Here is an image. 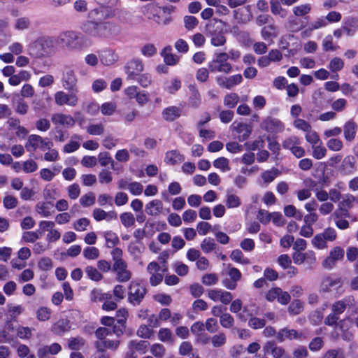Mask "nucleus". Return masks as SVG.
I'll return each instance as SVG.
<instances>
[{
    "mask_svg": "<svg viewBox=\"0 0 358 358\" xmlns=\"http://www.w3.org/2000/svg\"><path fill=\"white\" fill-rule=\"evenodd\" d=\"M80 30L92 38H106L117 32V25L112 22H99L91 20L83 22Z\"/></svg>",
    "mask_w": 358,
    "mask_h": 358,
    "instance_id": "f257e3e1",
    "label": "nucleus"
},
{
    "mask_svg": "<svg viewBox=\"0 0 358 358\" xmlns=\"http://www.w3.org/2000/svg\"><path fill=\"white\" fill-rule=\"evenodd\" d=\"M53 41L49 37H40L31 43L27 48L29 55L41 58L51 53Z\"/></svg>",
    "mask_w": 358,
    "mask_h": 358,
    "instance_id": "f03ea898",
    "label": "nucleus"
},
{
    "mask_svg": "<svg viewBox=\"0 0 358 358\" xmlns=\"http://www.w3.org/2000/svg\"><path fill=\"white\" fill-rule=\"evenodd\" d=\"M229 57L227 52H217L214 54L213 59L208 63V69L212 73H230L232 71V65L228 62Z\"/></svg>",
    "mask_w": 358,
    "mask_h": 358,
    "instance_id": "7ed1b4c3",
    "label": "nucleus"
},
{
    "mask_svg": "<svg viewBox=\"0 0 358 358\" xmlns=\"http://www.w3.org/2000/svg\"><path fill=\"white\" fill-rule=\"evenodd\" d=\"M67 90L69 91L67 92L62 90L55 92L54 94L55 103L59 106H76L79 102L78 88Z\"/></svg>",
    "mask_w": 358,
    "mask_h": 358,
    "instance_id": "20e7f679",
    "label": "nucleus"
},
{
    "mask_svg": "<svg viewBox=\"0 0 358 358\" xmlns=\"http://www.w3.org/2000/svg\"><path fill=\"white\" fill-rule=\"evenodd\" d=\"M59 41L70 49L81 48L86 38L79 32L66 31L59 36Z\"/></svg>",
    "mask_w": 358,
    "mask_h": 358,
    "instance_id": "39448f33",
    "label": "nucleus"
},
{
    "mask_svg": "<svg viewBox=\"0 0 358 358\" xmlns=\"http://www.w3.org/2000/svg\"><path fill=\"white\" fill-rule=\"evenodd\" d=\"M53 147V142L48 138H43L39 135L31 134L28 137L25 148L28 152H34L37 149L45 151Z\"/></svg>",
    "mask_w": 358,
    "mask_h": 358,
    "instance_id": "423d86ee",
    "label": "nucleus"
},
{
    "mask_svg": "<svg viewBox=\"0 0 358 358\" xmlns=\"http://www.w3.org/2000/svg\"><path fill=\"white\" fill-rule=\"evenodd\" d=\"M145 294L146 289L142 284L136 281L131 282L128 292V301L130 303L134 306L139 305Z\"/></svg>",
    "mask_w": 358,
    "mask_h": 358,
    "instance_id": "0eeeda50",
    "label": "nucleus"
},
{
    "mask_svg": "<svg viewBox=\"0 0 358 358\" xmlns=\"http://www.w3.org/2000/svg\"><path fill=\"white\" fill-rule=\"evenodd\" d=\"M124 70L127 75V80L132 81L143 71L144 64L141 59L133 58L126 63Z\"/></svg>",
    "mask_w": 358,
    "mask_h": 358,
    "instance_id": "6e6552de",
    "label": "nucleus"
},
{
    "mask_svg": "<svg viewBox=\"0 0 358 358\" xmlns=\"http://www.w3.org/2000/svg\"><path fill=\"white\" fill-rule=\"evenodd\" d=\"M282 147L289 150L296 158H301L305 156L306 150L301 146V141L296 136H290L286 138L282 142Z\"/></svg>",
    "mask_w": 358,
    "mask_h": 358,
    "instance_id": "1a4fd4ad",
    "label": "nucleus"
},
{
    "mask_svg": "<svg viewBox=\"0 0 358 358\" xmlns=\"http://www.w3.org/2000/svg\"><path fill=\"white\" fill-rule=\"evenodd\" d=\"M62 87L65 90H73L78 88V78L75 71L70 66H65L62 70L61 78Z\"/></svg>",
    "mask_w": 358,
    "mask_h": 358,
    "instance_id": "9d476101",
    "label": "nucleus"
},
{
    "mask_svg": "<svg viewBox=\"0 0 358 358\" xmlns=\"http://www.w3.org/2000/svg\"><path fill=\"white\" fill-rule=\"evenodd\" d=\"M147 271L150 274V282L152 286H157L162 281L165 269L162 268L157 262H150L147 267Z\"/></svg>",
    "mask_w": 358,
    "mask_h": 358,
    "instance_id": "9b49d317",
    "label": "nucleus"
},
{
    "mask_svg": "<svg viewBox=\"0 0 358 358\" xmlns=\"http://www.w3.org/2000/svg\"><path fill=\"white\" fill-rule=\"evenodd\" d=\"M114 15V11L110 8L103 6L91 10L88 14L89 17L94 20H104L112 18Z\"/></svg>",
    "mask_w": 358,
    "mask_h": 358,
    "instance_id": "f8f14e48",
    "label": "nucleus"
},
{
    "mask_svg": "<svg viewBox=\"0 0 358 358\" xmlns=\"http://www.w3.org/2000/svg\"><path fill=\"white\" fill-rule=\"evenodd\" d=\"M231 129L236 132L239 141H244L248 139L252 132V128L249 124L237 121L232 123Z\"/></svg>",
    "mask_w": 358,
    "mask_h": 358,
    "instance_id": "ddd939ff",
    "label": "nucleus"
},
{
    "mask_svg": "<svg viewBox=\"0 0 358 358\" xmlns=\"http://www.w3.org/2000/svg\"><path fill=\"white\" fill-rule=\"evenodd\" d=\"M306 338L302 332H299L295 329H290L288 328L281 329L276 334V339L282 343L285 340H303Z\"/></svg>",
    "mask_w": 358,
    "mask_h": 358,
    "instance_id": "4468645a",
    "label": "nucleus"
},
{
    "mask_svg": "<svg viewBox=\"0 0 358 358\" xmlns=\"http://www.w3.org/2000/svg\"><path fill=\"white\" fill-rule=\"evenodd\" d=\"M341 279L339 277L327 275L322 280L320 291L323 293L331 292L333 289L341 287Z\"/></svg>",
    "mask_w": 358,
    "mask_h": 358,
    "instance_id": "2eb2a0df",
    "label": "nucleus"
},
{
    "mask_svg": "<svg viewBox=\"0 0 358 358\" xmlns=\"http://www.w3.org/2000/svg\"><path fill=\"white\" fill-rule=\"evenodd\" d=\"M262 128L270 133L278 134L285 129L284 124L278 119L274 117H268L262 125Z\"/></svg>",
    "mask_w": 358,
    "mask_h": 358,
    "instance_id": "dca6fc26",
    "label": "nucleus"
},
{
    "mask_svg": "<svg viewBox=\"0 0 358 358\" xmlns=\"http://www.w3.org/2000/svg\"><path fill=\"white\" fill-rule=\"evenodd\" d=\"M113 268L116 272V279L118 282H125L131 279V273L127 269L126 262L113 264Z\"/></svg>",
    "mask_w": 358,
    "mask_h": 358,
    "instance_id": "f3484780",
    "label": "nucleus"
},
{
    "mask_svg": "<svg viewBox=\"0 0 358 358\" xmlns=\"http://www.w3.org/2000/svg\"><path fill=\"white\" fill-rule=\"evenodd\" d=\"M51 120L55 125H61L64 127H72L75 124L74 118L70 115L63 113H55L52 115Z\"/></svg>",
    "mask_w": 358,
    "mask_h": 358,
    "instance_id": "a211bd4d",
    "label": "nucleus"
},
{
    "mask_svg": "<svg viewBox=\"0 0 358 358\" xmlns=\"http://www.w3.org/2000/svg\"><path fill=\"white\" fill-rule=\"evenodd\" d=\"M99 58L102 64L110 66L118 60L119 57L114 50L105 49L99 52Z\"/></svg>",
    "mask_w": 358,
    "mask_h": 358,
    "instance_id": "6ab92c4d",
    "label": "nucleus"
},
{
    "mask_svg": "<svg viewBox=\"0 0 358 358\" xmlns=\"http://www.w3.org/2000/svg\"><path fill=\"white\" fill-rule=\"evenodd\" d=\"M355 202V196L350 194H345L342 196V200L339 203V212L341 215L348 217V210L353 207Z\"/></svg>",
    "mask_w": 358,
    "mask_h": 358,
    "instance_id": "aec40b11",
    "label": "nucleus"
},
{
    "mask_svg": "<svg viewBox=\"0 0 358 358\" xmlns=\"http://www.w3.org/2000/svg\"><path fill=\"white\" fill-rule=\"evenodd\" d=\"M62 347L59 343H55L50 345L41 346L37 351V355L39 358H46L48 355H55L59 353Z\"/></svg>",
    "mask_w": 358,
    "mask_h": 358,
    "instance_id": "412c9836",
    "label": "nucleus"
},
{
    "mask_svg": "<svg viewBox=\"0 0 358 358\" xmlns=\"http://www.w3.org/2000/svg\"><path fill=\"white\" fill-rule=\"evenodd\" d=\"M344 33L348 36H353L358 31V18L348 17L343 22Z\"/></svg>",
    "mask_w": 358,
    "mask_h": 358,
    "instance_id": "4be33fe9",
    "label": "nucleus"
},
{
    "mask_svg": "<svg viewBox=\"0 0 358 358\" xmlns=\"http://www.w3.org/2000/svg\"><path fill=\"white\" fill-rule=\"evenodd\" d=\"M224 201L228 208H237L242 204L241 198L233 189H227L226 191Z\"/></svg>",
    "mask_w": 358,
    "mask_h": 358,
    "instance_id": "5701e85b",
    "label": "nucleus"
},
{
    "mask_svg": "<svg viewBox=\"0 0 358 358\" xmlns=\"http://www.w3.org/2000/svg\"><path fill=\"white\" fill-rule=\"evenodd\" d=\"M163 210V203L159 199H154L148 202L145 207V212L150 216L159 215Z\"/></svg>",
    "mask_w": 358,
    "mask_h": 358,
    "instance_id": "b1692460",
    "label": "nucleus"
},
{
    "mask_svg": "<svg viewBox=\"0 0 358 358\" xmlns=\"http://www.w3.org/2000/svg\"><path fill=\"white\" fill-rule=\"evenodd\" d=\"M353 302L354 298L352 296L345 297L342 300L334 302L331 305V310L339 316L345 310L347 306L352 305Z\"/></svg>",
    "mask_w": 358,
    "mask_h": 358,
    "instance_id": "393cba45",
    "label": "nucleus"
},
{
    "mask_svg": "<svg viewBox=\"0 0 358 358\" xmlns=\"http://www.w3.org/2000/svg\"><path fill=\"white\" fill-rule=\"evenodd\" d=\"M185 156L177 150H169L166 152L164 162L169 165H176L182 163Z\"/></svg>",
    "mask_w": 358,
    "mask_h": 358,
    "instance_id": "a878e982",
    "label": "nucleus"
},
{
    "mask_svg": "<svg viewBox=\"0 0 358 358\" xmlns=\"http://www.w3.org/2000/svg\"><path fill=\"white\" fill-rule=\"evenodd\" d=\"M161 55L164 58V62L169 66H174L177 64L180 59V56L172 53V48L171 46L165 47L162 50Z\"/></svg>",
    "mask_w": 358,
    "mask_h": 358,
    "instance_id": "bb28decb",
    "label": "nucleus"
},
{
    "mask_svg": "<svg viewBox=\"0 0 358 358\" xmlns=\"http://www.w3.org/2000/svg\"><path fill=\"white\" fill-rule=\"evenodd\" d=\"M264 350L266 354L271 353L273 358H281L285 354V350L282 347L277 346L273 341L266 343Z\"/></svg>",
    "mask_w": 358,
    "mask_h": 358,
    "instance_id": "cd10ccee",
    "label": "nucleus"
},
{
    "mask_svg": "<svg viewBox=\"0 0 358 358\" xmlns=\"http://www.w3.org/2000/svg\"><path fill=\"white\" fill-rule=\"evenodd\" d=\"M163 118L168 122H173L181 115V108L177 106H169L162 111Z\"/></svg>",
    "mask_w": 358,
    "mask_h": 358,
    "instance_id": "c85d7f7f",
    "label": "nucleus"
},
{
    "mask_svg": "<svg viewBox=\"0 0 358 358\" xmlns=\"http://www.w3.org/2000/svg\"><path fill=\"white\" fill-rule=\"evenodd\" d=\"M357 130V125L355 122L349 120L345 122L343 126L344 136L345 140L348 141H352L355 138Z\"/></svg>",
    "mask_w": 358,
    "mask_h": 358,
    "instance_id": "c756f323",
    "label": "nucleus"
},
{
    "mask_svg": "<svg viewBox=\"0 0 358 358\" xmlns=\"http://www.w3.org/2000/svg\"><path fill=\"white\" fill-rule=\"evenodd\" d=\"M280 0H270L271 11L273 15H278L281 18H286L288 14L287 9L282 6Z\"/></svg>",
    "mask_w": 358,
    "mask_h": 358,
    "instance_id": "7c9ffc66",
    "label": "nucleus"
},
{
    "mask_svg": "<svg viewBox=\"0 0 358 358\" xmlns=\"http://www.w3.org/2000/svg\"><path fill=\"white\" fill-rule=\"evenodd\" d=\"M341 170L345 175H351L355 171V159L352 155L345 157L341 165Z\"/></svg>",
    "mask_w": 358,
    "mask_h": 358,
    "instance_id": "2f4dec72",
    "label": "nucleus"
},
{
    "mask_svg": "<svg viewBox=\"0 0 358 358\" xmlns=\"http://www.w3.org/2000/svg\"><path fill=\"white\" fill-rule=\"evenodd\" d=\"M181 87V80L178 78H172L166 80L164 83V90L170 93L174 94Z\"/></svg>",
    "mask_w": 358,
    "mask_h": 358,
    "instance_id": "473e14b6",
    "label": "nucleus"
},
{
    "mask_svg": "<svg viewBox=\"0 0 358 358\" xmlns=\"http://www.w3.org/2000/svg\"><path fill=\"white\" fill-rule=\"evenodd\" d=\"M36 211L43 217H50L52 215L50 202H38L36 205Z\"/></svg>",
    "mask_w": 358,
    "mask_h": 358,
    "instance_id": "72a5a7b5",
    "label": "nucleus"
},
{
    "mask_svg": "<svg viewBox=\"0 0 358 358\" xmlns=\"http://www.w3.org/2000/svg\"><path fill=\"white\" fill-rule=\"evenodd\" d=\"M279 174L280 171L278 169L272 168L270 170L263 171L261 178L264 183L268 185L273 182Z\"/></svg>",
    "mask_w": 358,
    "mask_h": 358,
    "instance_id": "f704fd0d",
    "label": "nucleus"
},
{
    "mask_svg": "<svg viewBox=\"0 0 358 358\" xmlns=\"http://www.w3.org/2000/svg\"><path fill=\"white\" fill-rule=\"evenodd\" d=\"M103 237L106 240V245L108 248H113L120 242L117 234L112 231H106L103 233Z\"/></svg>",
    "mask_w": 358,
    "mask_h": 358,
    "instance_id": "c9c22d12",
    "label": "nucleus"
},
{
    "mask_svg": "<svg viewBox=\"0 0 358 358\" xmlns=\"http://www.w3.org/2000/svg\"><path fill=\"white\" fill-rule=\"evenodd\" d=\"M210 43L213 46H222L226 43L227 39L222 31L211 33Z\"/></svg>",
    "mask_w": 358,
    "mask_h": 358,
    "instance_id": "e433bc0d",
    "label": "nucleus"
},
{
    "mask_svg": "<svg viewBox=\"0 0 358 358\" xmlns=\"http://www.w3.org/2000/svg\"><path fill=\"white\" fill-rule=\"evenodd\" d=\"M52 315V310L46 306H41L36 311V316L38 321H48Z\"/></svg>",
    "mask_w": 358,
    "mask_h": 358,
    "instance_id": "4c0bfd02",
    "label": "nucleus"
},
{
    "mask_svg": "<svg viewBox=\"0 0 358 358\" xmlns=\"http://www.w3.org/2000/svg\"><path fill=\"white\" fill-rule=\"evenodd\" d=\"M327 241L321 233L317 234L311 240L313 247L317 250H325L328 248Z\"/></svg>",
    "mask_w": 358,
    "mask_h": 358,
    "instance_id": "58836bf2",
    "label": "nucleus"
},
{
    "mask_svg": "<svg viewBox=\"0 0 358 358\" xmlns=\"http://www.w3.org/2000/svg\"><path fill=\"white\" fill-rule=\"evenodd\" d=\"M210 342L213 347L218 348L223 347L227 343L226 334L223 332H220L213 335L210 338Z\"/></svg>",
    "mask_w": 358,
    "mask_h": 358,
    "instance_id": "ea45409f",
    "label": "nucleus"
},
{
    "mask_svg": "<svg viewBox=\"0 0 358 358\" xmlns=\"http://www.w3.org/2000/svg\"><path fill=\"white\" fill-rule=\"evenodd\" d=\"M312 148V156L316 159H322L327 155V149L322 145V142L311 146Z\"/></svg>",
    "mask_w": 358,
    "mask_h": 358,
    "instance_id": "a19ab883",
    "label": "nucleus"
},
{
    "mask_svg": "<svg viewBox=\"0 0 358 358\" xmlns=\"http://www.w3.org/2000/svg\"><path fill=\"white\" fill-rule=\"evenodd\" d=\"M158 338L164 343H173L174 342V337L171 331L168 328H162L158 332Z\"/></svg>",
    "mask_w": 358,
    "mask_h": 358,
    "instance_id": "79ce46f5",
    "label": "nucleus"
},
{
    "mask_svg": "<svg viewBox=\"0 0 358 358\" xmlns=\"http://www.w3.org/2000/svg\"><path fill=\"white\" fill-rule=\"evenodd\" d=\"M91 300L94 302L103 301L105 299H110L112 296L108 293H103L100 289H94L90 294Z\"/></svg>",
    "mask_w": 358,
    "mask_h": 358,
    "instance_id": "37998d69",
    "label": "nucleus"
},
{
    "mask_svg": "<svg viewBox=\"0 0 358 358\" xmlns=\"http://www.w3.org/2000/svg\"><path fill=\"white\" fill-rule=\"evenodd\" d=\"M149 345V342L146 341H131L129 343V347L130 348H134V350L140 352L141 353H145Z\"/></svg>",
    "mask_w": 358,
    "mask_h": 358,
    "instance_id": "c03bdc74",
    "label": "nucleus"
},
{
    "mask_svg": "<svg viewBox=\"0 0 358 358\" xmlns=\"http://www.w3.org/2000/svg\"><path fill=\"white\" fill-rule=\"evenodd\" d=\"M307 257H312L313 260L315 259V252L313 251H308L306 253L296 251L293 255V260L296 264H301L304 262Z\"/></svg>",
    "mask_w": 358,
    "mask_h": 358,
    "instance_id": "a18cd8bd",
    "label": "nucleus"
},
{
    "mask_svg": "<svg viewBox=\"0 0 358 358\" xmlns=\"http://www.w3.org/2000/svg\"><path fill=\"white\" fill-rule=\"evenodd\" d=\"M230 258L234 262L243 265L248 264L250 263L249 259L245 257L243 253L238 249L234 250L231 252Z\"/></svg>",
    "mask_w": 358,
    "mask_h": 358,
    "instance_id": "49530a36",
    "label": "nucleus"
},
{
    "mask_svg": "<svg viewBox=\"0 0 358 358\" xmlns=\"http://www.w3.org/2000/svg\"><path fill=\"white\" fill-rule=\"evenodd\" d=\"M213 166L215 168L220 170L223 173L230 170L229 159L224 157H221L215 159L213 162Z\"/></svg>",
    "mask_w": 358,
    "mask_h": 358,
    "instance_id": "de8ad7c7",
    "label": "nucleus"
},
{
    "mask_svg": "<svg viewBox=\"0 0 358 358\" xmlns=\"http://www.w3.org/2000/svg\"><path fill=\"white\" fill-rule=\"evenodd\" d=\"M327 25V20L324 17H320L317 18L315 20L310 22L308 24V30L312 31L313 30L326 27Z\"/></svg>",
    "mask_w": 358,
    "mask_h": 358,
    "instance_id": "09e8293b",
    "label": "nucleus"
},
{
    "mask_svg": "<svg viewBox=\"0 0 358 358\" xmlns=\"http://www.w3.org/2000/svg\"><path fill=\"white\" fill-rule=\"evenodd\" d=\"M239 101V96L236 93L227 94L224 98V104L226 107L233 108Z\"/></svg>",
    "mask_w": 358,
    "mask_h": 358,
    "instance_id": "8fccbe9b",
    "label": "nucleus"
},
{
    "mask_svg": "<svg viewBox=\"0 0 358 358\" xmlns=\"http://www.w3.org/2000/svg\"><path fill=\"white\" fill-rule=\"evenodd\" d=\"M275 29L274 24L264 27L261 31L262 37L265 41L271 40L273 37L276 36Z\"/></svg>",
    "mask_w": 358,
    "mask_h": 358,
    "instance_id": "3c124183",
    "label": "nucleus"
},
{
    "mask_svg": "<svg viewBox=\"0 0 358 358\" xmlns=\"http://www.w3.org/2000/svg\"><path fill=\"white\" fill-rule=\"evenodd\" d=\"M216 243L213 238L208 237L205 238L201 243V248L205 253H209L215 249Z\"/></svg>",
    "mask_w": 358,
    "mask_h": 358,
    "instance_id": "603ef678",
    "label": "nucleus"
},
{
    "mask_svg": "<svg viewBox=\"0 0 358 358\" xmlns=\"http://www.w3.org/2000/svg\"><path fill=\"white\" fill-rule=\"evenodd\" d=\"M305 138L311 146L322 143L318 134L312 128L306 133Z\"/></svg>",
    "mask_w": 358,
    "mask_h": 358,
    "instance_id": "864d4df0",
    "label": "nucleus"
},
{
    "mask_svg": "<svg viewBox=\"0 0 358 358\" xmlns=\"http://www.w3.org/2000/svg\"><path fill=\"white\" fill-rule=\"evenodd\" d=\"M311 5L309 3L301 4L293 8V13L297 17L304 16L311 10Z\"/></svg>",
    "mask_w": 358,
    "mask_h": 358,
    "instance_id": "5fc2aeb1",
    "label": "nucleus"
},
{
    "mask_svg": "<svg viewBox=\"0 0 358 358\" xmlns=\"http://www.w3.org/2000/svg\"><path fill=\"white\" fill-rule=\"evenodd\" d=\"M133 81H136L143 87H148L152 83V76L148 73H141Z\"/></svg>",
    "mask_w": 358,
    "mask_h": 358,
    "instance_id": "6e6d98bb",
    "label": "nucleus"
},
{
    "mask_svg": "<svg viewBox=\"0 0 358 358\" xmlns=\"http://www.w3.org/2000/svg\"><path fill=\"white\" fill-rule=\"evenodd\" d=\"M43 194L44 199L47 201L55 200L59 196L58 190L51 186H47L44 189Z\"/></svg>",
    "mask_w": 358,
    "mask_h": 358,
    "instance_id": "4d7b16f0",
    "label": "nucleus"
},
{
    "mask_svg": "<svg viewBox=\"0 0 358 358\" xmlns=\"http://www.w3.org/2000/svg\"><path fill=\"white\" fill-rule=\"evenodd\" d=\"M344 62L340 57H334L329 64V69L331 72H337L343 69Z\"/></svg>",
    "mask_w": 358,
    "mask_h": 358,
    "instance_id": "13d9d810",
    "label": "nucleus"
},
{
    "mask_svg": "<svg viewBox=\"0 0 358 358\" xmlns=\"http://www.w3.org/2000/svg\"><path fill=\"white\" fill-rule=\"evenodd\" d=\"M83 256L90 260H94L99 257V250L96 247H87L83 250Z\"/></svg>",
    "mask_w": 358,
    "mask_h": 358,
    "instance_id": "bf43d9fd",
    "label": "nucleus"
},
{
    "mask_svg": "<svg viewBox=\"0 0 358 358\" xmlns=\"http://www.w3.org/2000/svg\"><path fill=\"white\" fill-rule=\"evenodd\" d=\"M303 309V303L299 299L294 300L288 307V311L291 315H298Z\"/></svg>",
    "mask_w": 358,
    "mask_h": 358,
    "instance_id": "052dcab7",
    "label": "nucleus"
},
{
    "mask_svg": "<svg viewBox=\"0 0 358 358\" xmlns=\"http://www.w3.org/2000/svg\"><path fill=\"white\" fill-rule=\"evenodd\" d=\"M120 221L125 227H129L134 224L135 218L131 213H123L120 215Z\"/></svg>",
    "mask_w": 358,
    "mask_h": 358,
    "instance_id": "680f3d73",
    "label": "nucleus"
},
{
    "mask_svg": "<svg viewBox=\"0 0 358 358\" xmlns=\"http://www.w3.org/2000/svg\"><path fill=\"white\" fill-rule=\"evenodd\" d=\"M166 349L162 344L155 343L150 347V352L157 358H162L165 355Z\"/></svg>",
    "mask_w": 358,
    "mask_h": 358,
    "instance_id": "e2e57ef3",
    "label": "nucleus"
},
{
    "mask_svg": "<svg viewBox=\"0 0 358 358\" xmlns=\"http://www.w3.org/2000/svg\"><path fill=\"white\" fill-rule=\"evenodd\" d=\"M327 146L330 150L338 152L343 148V143L341 140L333 138L327 142Z\"/></svg>",
    "mask_w": 358,
    "mask_h": 358,
    "instance_id": "0e129e2a",
    "label": "nucleus"
},
{
    "mask_svg": "<svg viewBox=\"0 0 358 358\" xmlns=\"http://www.w3.org/2000/svg\"><path fill=\"white\" fill-rule=\"evenodd\" d=\"M141 54L145 57H151L157 53V48L152 43H147L141 48Z\"/></svg>",
    "mask_w": 358,
    "mask_h": 358,
    "instance_id": "69168bd1",
    "label": "nucleus"
},
{
    "mask_svg": "<svg viewBox=\"0 0 358 358\" xmlns=\"http://www.w3.org/2000/svg\"><path fill=\"white\" fill-rule=\"evenodd\" d=\"M88 278L94 281H99L102 278V275L98 271V270L92 266H88L85 270Z\"/></svg>",
    "mask_w": 358,
    "mask_h": 358,
    "instance_id": "338daca9",
    "label": "nucleus"
},
{
    "mask_svg": "<svg viewBox=\"0 0 358 358\" xmlns=\"http://www.w3.org/2000/svg\"><path fill=\"white\" fill-rule=\"evenodd\" d=\"M23 172L24 173H31L38 169V164L34 159H28L23 162Z\"/></svg>",
    "mask_w": 358,
    "mask_h": 358,
    "instance_id": "774afa93",
    "label": "nucleus"
}]
</instances>
